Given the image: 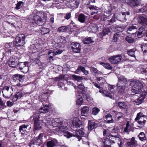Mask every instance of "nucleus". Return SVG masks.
<instances>
[{
    "mask_svg": "<svg viewBox=\"0 0 147 147\" xmlns=\"http://www.w3.org/2000/svg\"><path fill=\"white\" fill-rule=\"evenodd\" d=\"M138 137L140 140L142 142L145 141L146 140L145 134L143 132H140L138 135Z\"/></svg>",
    "mask_w": 147,
    "mask_h": 147,
    "instance_id": "37",
    "label": "nucleus"
},
{
    "mask_svg": "<svg viewBox=\"0 0 147 147\" xmlns=\"http://www.w3.org/2000/svg\"><path fill=\"white\" fill-rule=\"evenodd\" d=\"M68 30V28L66 26H61L58 28L57 31L59 32H65Z\"/></svg>",
    "mask_w": 147,
    "mask_h": 147,
    "instance_id": "42",
    "label": "nucleus"
},
{
    "mask_svg": "<svg viewBox=\"0 0 147 147\" xmlns=\"http://www.w3.org/2000/svg\"><path fill=\"white\" fill-rule=\"evenodd\" d=\"M145 117V115L141 114L140 113L137 114V116L135 119V120L136 121L138 120L137 122L140 125L139 126H137V127L141 128L143 127V126L146 123V121L144 119L142 120V118Z\"/></svg>",
    "mask_w": 147,
    "mask_h": 147,
    "instance_id": "5",
    "label": "nucleus"
},
{
    "mask_svg": "<svg viewBox=\"0 0 147 147\" xmlns=\"http://www.w3.org/2000/svg\"><path fill=\"white\" fill-rule=\"evenodd\" d=\"M28 125H22L20 127V131L22 134H24L25 132L27 131V127Z\"/></svg>",
    "mask_w": 147,
    "mask_h": 147,
    "instance_id": "36",
    "label": "nucleus"
},
{
    "mask_svg": "<svg viewBox=\"0 0 147 147\" xmlns=\"http://www.w3.org/2000/svg\"><path fill=\"white\" fill-rule=\"evenodd\" d=\"M137 144V142L135 140L134 137H133L131 139V141L127 142L126 144L127 147H135Z\"/></svg>",
    "mask_w": 147,
    "mask_h": 147,
    "instance_id": "22",
    "label": "nucleus"
},
{
    "mask_svg": "<svg viewBox=\"0 0 147 147\" xmlns=\"http://www.w3.org/2000/svg\"><path fill=\"white\" fill-rule=\"evenodd\" d=\"M37 25L40 26L42 25L44 22V13L42 12H37Z\"/></svg>",
    "mask_w": 147,
    "mask_h": 147,
    "instance_id": "12",
    "label": "nucleus"
},
{
    "mask_svg": "<svg viewBox=\"0 0 147 147\" xmlns=\"http://www.w3.org/2000/svg\"><path fill=\"white\" fill-rule=\"evenodd\" d=\"M120 37L119 34L117 33L115 34L114 35L113 38L114 42L117 41Z\"/></svg>",
    "mask_w": 147,
    "mask_h": 147,
    "instance_id": "61",
    "label": "nucleus"
},
{
    "mask_svg": "<svg viewBox=\"0 0 147 147\" xmlns=\"http://www.w3.org/2000/svg\"><path fill=\"white\" fill-rule=\"evenodd\" d=\"M130 13L129 12H122L119 13V14L117 13L116 16H117V19L121 21H124L127 20V16L129 15Z\"/></svg>",
    "mask_w": 147,
    "mask_h": 147,
    "instance_id": "6",
    "label": "nucleus"
},
{
    "mask_svg": "<svg viewBox=\"0 0 147 147\" xmlns=\"http://www.w3.org/2000/svg\"><path fill=\"white\" fill-rule=\"evenodd\" d=\"M98 127V124L92 120L88 121V128L89 130H91Z\"/></svg>",
    "mask_w": 147,
    "mask_h": 147,
    "instance_id": "20",
    "label": "nucleus"
},
{
    "mask_svg": "<svg viewBox=\"0 0 147 147\" xmlns=\"http://www.w3.org/2000/svg\"><path fill=\"white\" fill-rule=\"evenodd\" d=\"M24 95V93L21 91L17 92L14 97L13 100L14 101H16L18 99L20 98Z\"/></svg>",
    "mask_w": 147,
    "mask_h": 147,
    "instance_id": "32",
    "label": "nucleus"
},
{
    "mask_svg": "<svg viewBox=\"0 0 147 147\" xmlns=\"http://www.w3.org/2000/svg\"><path fill=\"white\" fill-rule=\"evenodd\" d=\"M33 118V121L34 123V131H35L37 130V118L36 117V115H34L32 116Z\"/></svg>",
    "mask_w": 147,
    "mask_h": 147,
    "instance_id": "51",
    "label": "nucleus"
},
{
    "mask_svg": "<svg viewBox=\"0 0 147 147\" xmlns=\"http://www.w3.org/2000/svg\"><path fill=\"white\" fill-rule=\"evenodd\" d=\"M58 41L60 43H64L66 42L65 38L63 36H59Z\"/></svg>",
    "mask_w": 147,
    "mask_h": 147,
    "instance_id": "49",
    "label": "nucleus"
},
{
    "mask_svg": "<svg viewBox=\"0 0 147 147\" xmlns=\"http://www.w3.org/2000/svg\"><path fill=\"white\" fill-rule=\"evenodd\" d=\"M70 2L72 6L76 8L78 7V5L79 4V2L78 1L76 0H70Z\"/></svg>",
    "mask_w": 147,
    "mask_h": 147,
    "instance_id": "40",
    "label": "nucleus"
},
{
    "mask_svg": "<svg viewBox=\"0 0 147 147\" xmlns=\"http://www.w3.org/2000/svg\"><path fill=\"white\" fill-rule=\"evenodd\" d=\"M141 48L144 53H147V45L144 44L142 46Z\"/></svg>",
    "mask_w": 147,
    "mask_h": 147,
    "instance_id": "59",
    "label": "nucleus"
},
{
    "mask_svg": "<svg viewBox=\"0 0 147 147\" xmlns=\"http://www.w3.org/2000/svg\"><path fill=\"white\" fill-rule=\"evenodd\" d=\"M99 109L97 108L94 107L92 108V114L94 115H96L99 112Z\"/></svg>",
    "mask_w": 147,
    "mask_h": 147,
    "instance_id": "57",
    "label": "nucleus"
},
{
    "mask_svg": "<svg viewBox=\"0 0 147 147\" xmlns=\"http://www.w3.org/2000/svg\"><path fill=\"white\" fill-rule=\"evenodd\" d=\"M82 71L85 74L87 75L88 74V71L86 70L84 67L81 66H79L76 71H74V73L76 74H78V72L80 71Z\"/></svg>",
    "mask_w": 147,
    "mask_h": 147,
    "instance_id": "26",
    "label": "nucleus"
},
{
    "mask_svg": "<svg viewBox=\"0 0 147 147\" xmlns=\"http://www.w3.org/2000/svg\"><path fill=\"white\" fill-rule=\"evenodd\" d=\"M52 123L53 125H55V126L58 127V128L59 130V127L60 126H63V124H62L63 123H65L64 122H60L59 119H53L52 120Z\"/></svg>",
    "mask_w": 147,
    "mask_h": 147,
    "instance_id": "18",
    "label": "nucleus"
},
{
    "mask_svg": "<svg viewBox=\"0 0 147 147\" xmlns=\"http://www.w3.org/2000/svg\"><path fill=\"white\" fill-rule=\"evenodd\" d=\"M49 106L47 105L42 104V106L39 109V111L40 113H47L49 111Z\"/></svg>",
    "mask_w": 147,
    "mask_h": 147,
    "instance_id": "25",
    "label": "nucleus"
},
{
    "mask_svg": "<svg viewBox=\"0 0 147 147\" xmlns=\"http://www.w3.org/2000/svg\"><path fill=\"white\" fill-rule=\"evenodd\" d=\"M140 94V96L135 101V102L136 103V105H138L141 103L143 101L147 94L146 91L143 90Z\"/></svg>",
    "mask_w": 147,
    "mask_h": 147,
    "instance_id": "10",
    "label": "nucleus"
},
{
    "mask_svg": "<svg viewBox=\"0 0 147 147\" xmlns=\"http://www.w3.org/2000/svg\"><path fill=\"white\" fill-rule=\"evenodd\" d=\"M77 97L78 98L77 100V103L78 105L81 104L83 102V98L81 96L78 95L77 96L76 95Z\"/></svg>",
    "mask_w": 147,
    "mask_h": 147,
    "instance_id": "54",
    "label": "nucleus"
},
{
    "mask_svg": "<svg viewBox=\"0 0 147 147\" xmlns=\"http://www.w3.org/2000/svg\"><path fill=\"white\" fill-rule=\"evenodd\" d=\"M129 5L131 7L137 6L139 4V1L138 0H129Z\"/></svg>",
    "mask_w": 147,
    "mask_h": 147,
    "instance_id": "31",
    "label": "nucleus"
},
{
    "mask_svg": "<svg viewBox=\"0 0 147 147\" xmlns=\"http://www.w3.org/2000/svg\"><path fill=\"white\" fill-rule=\"evenodd\" d=\"M81 141H82L83 143L84 144H89V138L88 136H83L82 138H81Z\"/></svg>",
    "mask_w": 147,
    "mask_h": 147,
    "instance_id": "45",
    "label": "nucleus"
},
{
    "mask_svg": "<svg viewBox=\"0 0 147 147\" xmlns=\"http://www.w3.org/2000/svg\"><path fill=\"white\" fill-rule=\"evenodd\" d=\"M103 143L104 145L107 146V147H109L111 144L109 139V138H105L104 139V140L103 141Z\"/></svg>",
    "mask_w": 147,
    "mask_h": 147,
    "instance_id": "52",
    "label": "nucleus"
},
{
    "mask_svg": "<svg viewBox=\"0 0 147 147\" xmlns=\"http://www.w3.org/2000/svg\"><path fill=\"white\" fill-rule=\"evenodd\" d=\"M109 140L111 144L115 143V141L118 140L120 142V143L118 144L119 147H121V140L119 138H117L116 135L111 136L109 138Z\"/></svg>",
    "mask_w": 147,
    "mask_h": 147,
    "instance_id": "13",
    "label": "nucleus"
},
{
    "mask_svg": "<svg viewBox=\"0 0 147 147\" xmlns=\"http://www.w3.org/2000/svg\"><path fill=\"white\" fill-rule=\"evenodd\" d=\"M39 31L41 34H44L49 33V30L47 28L41 27L39 30Z\"/></svg>",
    "mask_w": 147,
    "mask_h": 147,
    "instance_id": "34",
    "label": "nucleus"
},
{
    "mask_svg": "<svg viewBox=\"0 0 147 147\" xmlns=\"http://www.w3.org/2000/svg\"><path fill=\"white\" fill-rule=\"evenodd\" d=\"M83 42L84 44H89L94 42L93 38L91 37H88L83 39Z\"/></svg>",
    "mask_w": 147,
    "mask_h": 147,
    "instance_id": "35",
    "label": "nucleus"
},
{
    "mask_svg": "<svg viewBox=\"0 0 147 147\" xmlns=\"http://www.w3.org/2000/svg\"><path fill=\"white\" fill-rule=\"evenodd\" d=\"M78 88L79 90H80L82 93L85 92V88L83 83H81L79 84L78 86Z\"/></svg>",
    "mask_w": 147,
    "mask_h": 147,
    "instance_id": "44",
    "label": "nucleus"
},
{
    "mask_svg": "<svg viewBox=\"0 0 147 147\" xmlns=\"http://www.w3.org/2000/svg\"><path fill=\"white\" fill-rule=\"evenodd\" d=\"M98 27L95 24H92L89 25L88 28V30L90 32H95L98 31Z\"/></svg>",
    "mask_w": 147,
    "mask_h": 147,
    "instance_id": "24",
    "label": "nucleus"
},
{
    "mask_svg": "<svg viewBox=\"0 0 147 147\" xmlns=\"http://www.w3.org/2000/svg\"><path fill=\"white\" fill-rule=\"evenodd\" d=\"M8 64L10 67H14L16 65V62L15 58H13V57H11L10 59Z\"/></svg>",
    "mask_w": 147,
    "mask_h": 147,
    "instance_id": "30",
    "label": "nucleus"
},
{
    "mask_svg": "<svg viewBox=\"0 0 147 147\" xmlns=\"http://www.w3.org/2000/svg\"><path fill=\"white\" fill-rule=\"evenodd\" d=\"M125 39L129 43H132L134 40V38L130 36H126Z\"/></svg>",
    "mask_w": 147,
    "mask_h": 147,
    "instance_id": "60",
    "label": "nucleus"
},
{
    "mask_svg": "<svg viewBox=\"0 0 147 147\" xmlns=\"http://www.w3.org/2000/svg\"><path fill=\"white\" fill-rule=\"evenodd\" d=\"M62 124H63V126H60L59 127V130H58V131L60 132L63 133L64 136L68 138L73 136L74 135L66 131L67 129V123H63Z\"/></svg>",
    "mask_w": 147,
    "mask_h": 147,
    "instance_id": "4",
    "label": "nucleus"
},
{
    "mask_svg": "<svg viewBox=\"0 0 147 147\" xmlns=\"http://www.w3.org/2000/svg\"><path fill=\"white\" fill-rule=\"evenodd\" d=\"M138 30L137 35L139 37H140L142 36L143 32L145 31V29L144 27L141 26L139 28Z\"/></svg>",
    "mask_w": 147,
    "mask_h": 147,
    "instance_id": "39",
    "label": "nucleus"
},
{
    "mask_svg": "<svg viewBox=\"0 0 147 147\" xmlns=\"http://www.w3.org/2000/svg\"><path fill=\"white\" fill-rule=\"evenodd\" d=\"M137 32V28L134 26H129L127 31L128 34H134Z\"/></svg>",
    "mask_w": 147,
    "mask_h": 147,
    "instance_id": "21",
    "label": "nucleus"
},
{
    "mask_svg": "<svg viewBox=\"0 0 147 147\" xmlns=\"http://www.w3.org/2000/svg\"><path fill=\"white\" fill-rule=\"evenodd\" d=\"M122 58L121 55L112 56L109 58V61L112 64H117L120 62Z\"/></svg>",
    "mask_w": 147,
    "mask_h": 147,
    "instance_id": "7",
    "label": "nucleus"
},
{
    "mask_svg": "<svg viewBox=\"0 0 147 147\" xmlns=\"http://www.w3.org/2000/svg\"><path fill=\"white\" fill-rule=\"evenodd\" d=\"M27 62H25L24 63L21 62L19 63L17 67L18 69H20V70H22V69L25 66Z\"/></svg>",
    "mask_w": 147,
    "mask_h": 147,
    "instance_id": "56",
    "label": "nucleus"
},
{
    "mask_svg": "<svg viewBox=\"0 0 147 147\" xmlns=\"http://www.w3.org/2000/svg\"><path fill=\"white\" fill-rule=\"evenodd\" d=\"M26 36L23 34H19L15 38L14 43L15 46L17 47H22L25 44V39Z\"/></svg>",
    "mask_w": 147,
    "mask_h": 147,
    "instance_id": "2",
    "label": "nucleus"
},
{
    "mask_svg": "<svg viewBox=\"0 0 147 147\" xmlns=\"http://www.w3.org/2000/svg\"><path fill=\"white\" fill-rule=\"evenodd\" d=\"M47 98L46 94L45 93L41 94L38 97L39 100L42 103L47 100Z\"/></svg>",
    "mask_w": 147,
    "mask_h": 147,
    "instance_id": "29",
    "label": "nucleus"
},
{
    "mask_svg": "<svg viewBox=\"0 0 147 147\" xmlns=\"http://www.w3.org/2000/svg\"><path fill=\"white\" fill-rule=\"evenodd\" d=\"M75 131V134L73 135V136L76 137L78 140L81 142V137L83 135L84 133V131L82 129H80L78 130H76Z\"/></svg>",
    "mask_w": 147,
    "mask_h": 147,
    "instance_id": "15",
    "label": "nucleus"
},
{
    "mask_svg": "<svg viewBox=\"0 0 147 147\" xmlns=\"http://www.w3.org/2000/svg\"><path fill=\"white\" fill-rule=\"evenodd\" d=\"M111 31V28H106L104 29L102 32V34L103 36L105 35L108 34L109 32Z\"/></svg>",
    "mask_w": 147,
    "mask_h": 147,
    "instance_id": "48",
    "label": "nucleus"
},
{
    "mask_svg": "<svg viewBox=\"0 0 147 147\" xmlns=\"http://www.w3.org/2000/svg\"><path fill=\"white\" fill-rule=\"evenodd\" d=\"M48 55L49 57V60L51 62L54 59L53 58L56 55L55 52L53 50H50L48 53Z\"/></svg>",
    "mask_w": 147,
    "mask_h": 147,
    "instance_id": "27",
    "label": "nucleus"
},
{
    "mask_svg": "<svg viewBox=\"0 0 147 147\" xmlns=\"http://www.w3.org/2000/svg\"><path fill=\"white\" fill-rule=\"evenodd\" d=\"M118 82L117 86H126L127 81L126 79L122 76H118Z\"/></svg>",
    "mask_w": 147,
    "mask_h": 147,
    "instance_id": "8",
    "label": "nucleus"
},
{
    "mask_svg": "<svg viewBox=\"0 0 147 147\" xmlns=\"http://www.w3.org/2000/svg\"><path fill=\"white\" fill-rule=\"evenodd\" d=\"M28 63H26V64L24 66L23 69L20 70L22 72L24 73H26L28 71L29 67H28Z\"/></svg>",
    "mask_w": 147,
    "mask_h": 147,
    "instance_id": "47",
    "label": "nucleus"
},
{
    "mask_svg": "<svg viewBox=\"0 0 147 147\" xmlns=\"http://www.w3.org/2000/svg\"><path fill=\"white\" fill-rule=\"evenodd\" d=\"M78 20L80 22L84 23L86 20V17L82 13L80 14L78 16Z\"/></svg>",
    "mask_w": 147,
    "mask_h": 147,
    "instance_id": "33",
    "label": "nucleus"
},
{
    "mask_svg": "<svg viewBox=\"0 0 147 147\" xmlns=\"http://www.w3.org/2000/svg\"><path fill=\"white\" fill-rule=\"evenodd\" d=\"M117 88L118 89L119 93L121 95L125 93L126 86H117Z\"/></svg>",
    "mask_w": 147,
    "mask_h": 147,
    "instance_id": "28",
    "label": "nucleus"
},
{
    "mask_svg": "<svg viewBox=\"0 0 147 147\" xmlns=\"http://www.w3.org/2000/svg\"><path fill=\"white\" fill-rule=\"evenodd\" d=\"M105 117L107 120V123H109L113 122V119L111 115L110 114L107 115Z\"/></svg>",
    "mask_w": 147,
    "mask_h": 147,
    "instance_id": "38",
    "label": "nucleus"
},
{
    "mask_svg": "<svg viewBox=\"0 0 147 147\" xmlns=\"http://www.w3.org/2000/svg\"><path fill=\"white\" fill-rule=\"evenodd\" d=\"M58 143L56 139H53L47 142V147H55L57 145Z\"/></svg>",
    "mask_w": 147,
    "mask_h": 147,
    "instance_id": "16",
    "label": "nucleus"
},
{
    "mask_svg": "<svg viewBox=\"0 0 147 147\" xmlns=\"http://www.w3.org/2000/svg\"><path fill=\"white\" fill-rule=\"evenodd\" d=\"M103 94L105 95V96L109 97L111 98H114L113 96L111 94L112 93L110 94L109 93L106 91H104V92H103Z\"/></svg>",
    "mask_w": 147,
    "mask_h": 147,
    "instance_id": "62",
    "label": "nucleus"
},
{
    "mask_svg": "<svg viewBox=\"0 0 147 147\" xmlns=\"http://www.w3.org/2000/svg\"><path fill=\"white\" fill-rule=\"evenodd\" d=\"M23 2L22 1H19L16 4V9H20L22 5H23Z\"/></svg>",
    "mask_w": 147,
    "mask_h": 147,
    "instance_id": "58",
    "label": "nucleus"
},
{
    "mask_svg": "<svg viewBox=\"0 0 147 147\" xmlns=\"http://www.w3.org/2000/svg\"><path fill=\"white\" fill-rule=\"evenodd\" d=\"M5 54L2 51H0V62L2 61L3 59L5 56Z\"/></svg>",
    "mask_w": 147,
    "mask_h": 147,
    "instance_id": "63",
    "label": "nucleus"
},
{
    "mask_svg": "<svg viewBox=\"0 0 147 147\" xmlns=\"http://www.w3.org/2000/svg\"><path fill=\"white\" fill-rule=\"evenodd\" d=\"M72 78L76 80L79 82H80L83 79V78L82 76H78L75 75H72Z\"/></svg>",
    "mask_w": 147,
    "mask_h": 147,
    "instance_id": "41",
    "label": "nucleus"
},
{
    "mask_svg": "<svg viewBox=\"0 0 147 147\" xmlns=\"http://www.w3.org/2000/svg\"><path fill=\"white\" fill-rule=\"evenodd\" d=\"M138 22L144 26L147 27V18L143 16H140L138 19Z\"/></svg>",
    "mask_w": 147,
    "mask_h": 147,
    "instance_id": "17",
    "label": "nucleus"
},
{
    "mask_svg": "<svg viewBox=\"0 0 147 147\" xmlns=\"http://www.w3.org/2000/svg\"><path fill=\"white\" fill-rule=\"evenodd\" d=\"M100 64L107 69H112V67L109 63L102 62Z\"/></svg>",
    "mask_w": 147,
    "mask_h": 147,
    "instance_id": "46",
    "label": "nucleus"
},
{
    "mask_svg": "<svg viewBox=\"0 0 147 147\" xmlns=\"http://www.w3.org/2000/svg\"><path fill=\"white\" fill-rule=\"evenodd\" d=\"M13 81L18 82H23L24 81V77L22 75L18 74H16L13 76Z\"/></svg>",
    "mask_w": 147,
    "mask_h": 147,
    "instance_id": "19",
    "label": "nucleus"
},
{
    "mask_svg": "<svg viewBox=\"0 0 147 147\" xmlns=\"http://www.w3.org/2000/svg\"><path fill=\"white\" fill-rule=\"evenodd\" d=\"M119 107L121 109H125L127 108L126 105L124 102H118L117 103Z\"/></svg>",
    "mask_w": 147,
    "mask_h": 147,
    "instance_id": "43",
    "label": "nucleus"
},
{
    "mask_svg": "<svg viewBox=\"0 0 147 147\" xmlns=\"http://www.w3.org/2000/svg\"><path fill=\"white\" fill-rule=\"evenodd\" d=\"M71 47L72 51L75 53H79L80 51L81 47L79 43L72 42L71 44Z\"/></svg>",
    "mask_w": 147,
    "mask_h": 147,
    "instance_id": "11",
    "label": "nucleus"
},
{
    "mask_svg": "<svg viewBox=\"0 0 147 147\" xmlns=\"http://www.w3.org/2000/svg\"><path fill=\"white\" fill-rule=\"evenodd\" d=\"M135 51L136 49H133L128 51L127 52V54L131 57H135Z\"/></svg>",
    "mask_w": 147,
    "mask_h": 147,
    "instance_id": "50",
    "label": "nucleus"
},
{
    "mask_svg": "<svg viewBox=\"0 0 147 147\" xmlns=\"http://www.w3.org/2000/svg\"><path fill=\"white\" fill-rule=\"evenodd\" d=\"M15 45L14 42L5 44V47L6 48L5 51L6 52V55H7V54H8V55H9L11 53V52L12 50L13 49Z\"/></svg>",
    "mask_w": 147,
    "mask_h": 147,
    "instance_id": "9",
    "label": "nucleus"
},
{
    "mask_svg": "<svg viewBox=\"0 0 147 147\" xmlns=\"http://www.w3.org/2000/svg\"><path fill=\"white\" fill-rule=\"evenodd\" d=\"M82 123L81 121L77 117H75L73 119L72 122V127L74 128H77L79 127L80 125Z\"/></svg>",
    "mask_w": 147,
    "mask_h": 147,
    "instance_id": "14",
    "label": "nucleus"
},
{
    "mask_svg": "<svg viewBox=\"0 0 147 147\" xmlns=\"http://www.w3.org/2000/svg\"><path fill=\"white\" fill-rule=\"evenodd\" d=\"M130 84L132 86V95L140 93L142 92L141 91V89L143 86L142 83L140 81L133 80L130 82Z\"/></svg>",
    "mask_w": 147,
    "mask_h": 147,
    "instance_id": "1",
    "label": "nucleus"
},
{
    "mask_svg": "<svg viewBox=\"0 0 147 147\" xmlns=\"http://www.w3.org/2000/svg\"><path fill=\"white\" fill-rule=\"evenodd\" d=\"M63 78V77L62 76H60L59 77H57L54 78L55 81H59L61 80Z\"/></svg>",
    "mask_w": 147,
    "mask_h": 147,
    "instance_id": "64",
    "label": "nucleus"
},
{
    "mask_svg": "<svg viewBox=\"0 0 147 147\" xmlns=\"http://www.w3.org/2000/svg\"><path fill=\"white\" fill-rule=\"evenodd\" d=\"M44 134L42 133L40 134L38 136V139L37 138V143L38 142H40V144H38V145L40 146V144L42 143V138L43 137ZM38 144H37V145Z\"/></svg>",
    "mask_w": 147,
    "mask_h": 147,
    "instance_id": "55",
    "label": "nucleus"
},
{
    "mask_svg": "<svg viewBox=\"0 0 147 147\" xmlns=\"http://www.w3.org/2000/svg\"><path fill=\"white\" fill-rule=\"evenodd\" d=\"M89 113V108L87 106H84L81 109V115L82 116L86 117Z\"/></svg>",
    "mask_w": 147,
    "mask_h": 147,
    "instance_id": "23",
    "label": "nucleus"
},
{
    "mask_svg": "<svg viewBox=\"0 0 147 147\" xmlns=\"http://www.w3.org/2000/svg\"><path fill=\"white\" fill-rule=\"evenodd\" d=\"M130 129V127L129 125V121H127L126 125V127L124 129V131L125 132L127 133L128 134Z\"/></svg>",
    "mask_w": 147,
    "mask_h": 147,
    "instance_id": "53",
    "label": "nucleus"
},
{
    "mask_svg": "<svg viewBox=\"0 0 147 147\" xmlns=\"http://www.w3.org/2000/svg\"><path fill=\"white\" fill-rule=\"evenodd\" d=\"M13 89L11 86H5L3 88L2 93L3 96L7 98H10L13 94Z\"/></svg>",
    "mask_w": 147,
    "mask_h": 147,
    "instance_id": "3",
    "label": "nucleus"
}]
</instances>
